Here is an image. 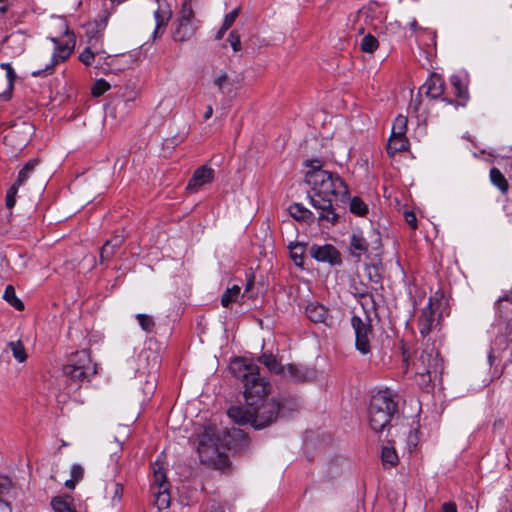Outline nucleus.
I'll return each mask as SVG.
<instances>
[{"instance_id": "f257e3e1", "label": "nucleus", "mask_w": 512, "mask_h": 512, "mask_svg": "<svg viewBox=\"0 0 512 512\" xmlns=\"http://www.w3.org/2000/svg\"><path fill=\"white\" fill-rule=\"evenodd\" d=\"M304 165L309 168L305 174V181L313 192L310 204L320 211V221L326 220L335 224L339 216L334 206L348 196L347 185L337 173L323 170V163L319 159L306 160Z\"/></svg>"}, {"instance_id": "f03ea898", "label": "nucleus", "mask_w": 512, "mask_h": 512, "mask_svg": "<svg viewBox=\"0 0 512 512\" xmlns=\"http://www.w3.org/2000/svg\"><path fill=\"white\" fill-rule=\"evenodd\" d=\"M247 441L242 429H225L218 432L214 425H205L198 434L197 451L200 461L208 466L224 470L229 460L225 450L238 449Z\"/></svg>"}, {"instance_id": "7ed1b4c3", "label": "nucleus", "mask_w": 512, "mask_h": 512, "mask_svg": "<svg viewBox=\"0 0 512 512\" xmlns=\"http://www.w3.org/2000/svg\"><path fill=\"white\" fill-rule=\"evenodd\" d=\"M398 411V396L390 390L375 393L368 408V421L375 433L382 432Z\"/></svg>"}, {"instance_id": "20e7f679", "label": "nucleus", "mask_w": 512, "mask_h": 512, "mask_svg": "<svg viewBox=\"0 0 512 512\" xmlns=\"http://www.w3.org/2000/svg\"><path fill=\"white\" fill-rule=\"evenodd\" d=\"M253 427L263 429L274 423L286 411L297 409V402L293 398H271L256 402L253 406Z\"/></svg>"}, {"instance_id": "39448f33", "label": "nucleus", "mask_w": 512, "mask_h": 512, "mask_svg": "<svg viewBox=\"0 0 512 512\" xmlns=\"http://www.w3.org/2000/svg\"><path fill=\"white\" fill-rule=\"evenodd\" d=\"M62 370L64 376L71 381V389L76 391L81 387V383L89 381L90 377L96 374V364L92 362L88 350H81L70 357Z\"/></svg>"}, {"instance_id": "423d86ee", "label": "nucleus", "mask_w": 512, "mask_h": 512, "mask_svg": "<svg viewBox=\"0 0 512 512\" xmlns=\"http://www.w3.org/2000/svg\"><path fill=\"white\" fill-rule=\"evenodd\" d=\"M413 369L424 383L431 382L432 375L436 376L442 369L439 351L434 346L427 345L413 360Z\"/></svg>"}, {"instance_id": "0eeeda50", "label": "nucleus", "mask_w": 512, "mask_h": 512, "mask_svg": "<svg viewBox=\"0 0 512 512\" xmlns=\"http://www.w3.org/2000/svg\"><path fill=\"white\" fill-rule=\"evenodd\" d=\"M197 23L198 21L195 18L191 1L185 0L182 3L179 17L174 23L175 28L172 32L173 40L176 42H187L191 40L198 29Z\"/></svg>"}, {"instance_id": "6e6552de", "label": "nucleus", "mask_w": 512, "mask_h": 512, "mask_svg": "<svg viewBox=\"0 0 512 512\" xmlns=\"http://www.w3.org/2000/svg\"><path fill=\"white\" fill-rule=\"evenodd\" d=\"M381 246V237L376 231H370L368 237L362 231H354L350 237V253L357 259L367 253L369 248L379 252Z\"/></svg>"}, {"instance_id": "1a4fd4ad", "label": "nucleus", "mask_w": 512, "mask_h": 512, "mask_svg": "<svg viewBox=\"0 0 512 512\" xmlns=\"http://www.w3.org/2000/svg\"><path fill=\"white\" fill-rule=\"evenodd\" d=\"M51 40L55 44L51 60L48 64L45 65L43 69L32 71L31 75L33 77L48 76L53 74L55 66L67 60L75 46V41L73 39H69L66 43H60L56 38H52Z\"/></svg>"}, {"instance_id": "9d476101", "label": "nucleus", "mask_w": 512, "mask_h": 512, "mask_svg": "<svg viewBox=\"0 0 512 512\" xmlns=\"http://www.w3.org/2000/svg\"><path fill=\"white\" fill-rule=\"evenodd\" d=\"M437 310L438 301L430 297L417 319V328L423 338L427 337L440 324L441 314L437 313Z\"/></svg>"}, {"instance_id": "9b49d317", "label": "nucleus", "mask_w": 512, "mask_h": 512, "mask_svg": "<svg viewBox=\"0 0 512 512\" xmlns=\"http://www.w3.org/2000/svg\"><path fill=\"white\" fill-rule=\"evenodd\" d=\"M244 397L249 406L263 400L269 393L270 385L259 375V370L243 384Z\"/></svg>"}, {"instance_id": "f8f14e48", "label": "nucleus", "mask_w": 512, "mask_h": 512, "mask_svg": "<svg viewBox=\"0 0 512 512\" xmlns=\"http://www.w3.org/2000/svg\"><path fill=\"white\" fill-rule=\"evenodd\" d=\"M351 325L355 333L356 349L362 354H368L370 352V341L368 336L371 333L369 318L367 317L366 320H363L359 316L353 315L351 318Z\"/></svg>"}, {"instance_id": "ddd939ff", "label": "nucleus", "mask_w": 512, "mask_h": 512, "mask_svg": "<svg viewBox=\"0 0 512 512\" xmlns=\"http://www.w3.org/2000/svg\"><path fill=\"white\" fill-rule=\"evenodd\" d=\"M309 252L311 257L318 262L328 263L331 266H337L342 263L340 252L331 244H313Z\"/></svg>"}, {"instance_id": "4468645a", "label": "nucleus", "mask_w": 512, "mask_h": 512, "mask_svg": "<svg viewBox=\"0 0 512 512\" xmlns=\"http://www.w3.org/2000/svg\"><path fill=\"white\" fill-rule=\"evenodd\" d=\"M214 176L215 171L211 167L202 165L194 171L186 186V190L190 193H196L201 189L202 186L211 183L214 179Z\"/></svg>"}, {"instance_id": "2eb2a0df", "label": "nucleus", "mask_w": 512, "mask_h": 512, "mask_svg": "<svg viewBox=\"0 0 512 512\" xmlns=\"http://www.w3.org/2000/svg\"><path fill=\"white\" fill-rule=\"evenodd\" d=\"M305 313L307 318L315 324H324L327 327L334 325V318L329 314V310L317 302L309 303L306 306Z\"/></svg>"}, {"instance_id": "dca6fc26", "label": "nucleus", "mask_w": 512, "mask_h": 512, "mask_svg": "<svg viewBox=\"0 0 512 512\" xmlns=\"http://www.w3.org/2000/svg\"><path fill=\"white\" fill-rule=\"evenodd\" d=\"M229 369L233 376L237 379H240L243 384L250 378V376L259 370L257 365L247 363L244 359L241 358L234 359L230 363Z\"/></svg>"}, {"instance_id": "f3484780", "label": "nucleus", "mask_w": 512, "mask_h": 512, "mask_svg": "<svg viewBox=\"0 0 512 512\" xmlns=\"http://www.w3.org/2000/svg\"><path fill=\"white\" fill-rule=\"evenodd\" d=\"M213 82L221 94L228 95L240 87L241 78L221 72Z\"/></svg>"}, {"instance_id": "a211bd4d", "label": "nucleus", "mask_w": 512, "mask_h": 512, "mask_svg": "<svg viewBox=\"0 0 512 512\" xmlns=\"http://www.w3.org/2000/svg\"><path fill=\"white\" fill-rule=\"evenodd\" d=\"M228 417L238 425L251 424L253 426V408L247 404L246 407L235 405L227 411Z\"/></svg>"}, {"instance_id": "6ab92c4d", "label": "nucleus", "mask_w": 512, "mask_h": 512, "mask_svg": "<svg viewBox=\"0 0 512 512\" xmlns=\"http://www.w3.org/2000/svg\"><path fill=\"white\" fill-rule=\"evenodd\" d=\"M496 313L507 322L508 337L512 334V295L500 297L495 303Z\"/></svg>"}, {"instance_id": "aec40b11", "label": "nucleus", "mask_w": 512, "mask_h": 512, "mask_svg": "<svg viewBox=\"0 0 512 512\" xmlns=\"http://www.w3.org/2000/svg\"><path fill=\"white\" fill-rule=\"evenodd\" d=\"M444 85L445 82L443 78L436 73H432L421 89L425 90L427 97L431 99H438L443 95Z\"/></svg>"}, {"instance_id": "412c9836", "label": "nucleus", "mask_w": 512, "mask_h": 512, "mask_svg": "<svg viewBox=\"0 0 512 512\" xmlns=\"http://www.w3.org/2000/svg\"><path fill=\"white\" fill-rule=\"evenodd\" d=\"M409 149V140L406 135L398 136L391 134L387 144V153L389 156H394L396 153L404 152Z\"/></svg>"}, {"instance_id": "4be33fe9", "label": "nucleus", "mask_w": 512, "mask_h": 512, "mask_svg": "<svg viewBox=\"0 0 512 512\" xmlns=\"http://www.w3.org/2000/svg\"><path fill=\"white\" fill-rule=\"evenodd\" d=\"M170 17H171L170 11L160 10L159 8L154 11V18H155V22H156V26L153 31L154 39L160 37L163 34L164 29H165L166 25L168 24Z\"/></svg>"}, {"instance_id": "5701e85b", "label": "nucleus", "mask_w": 512, "mask_h": 512, "mask_svg": "<svg viewBox=\"0 0 512 512\" xmlns=\"http://www.w3.org/2000/svg\"><path fill=\"white\" fill-rule=\"evenodd\" d=\"M289 214L297 221L309 222L314 220L313 213L301 203H294L289 206Z\"/></svg>"}, {"instance_id": "b1692460", "label": "nucleus", "mask_w": 512, "mask_h": 512, "mask_svg": "<svg viewBox=\"0 0 512 512\" xmlns=\"http://www.w3.org/2000/svg\"><path fill=\"white\" fill-rule=\"evenodd\" d=\"M450 82L452 87L455 90V95L463 100V102L460 104L461 106H465V103L469 99V92L467 85L463 82L460 76L453 75L450 78Z\"/></svg>"}, {"instance_id": "393cba45", "label": "nucleus", "mask_w": 512, "mask_h": 512, "mask_svg": "<svg viewBox=\"0 0 512 512\" xmlns=\"http://www.w3.org/2000/svg\"><path fill=\"white\" fill-rule=\"evenodd\" d=\"M51 505L55 512H77L72 506V498L68 495L54 497Z\"/></svg>"}, {"instance_id": "a878e982", "label": "nucleus", "mask_w": 512, "mask_h": 512, "mask_svg": "<svg viewBox=\"0 0 512 512\" xmlns=\"http://www.w3.org/2000/svg\"><path fill=\"white\" fill-rule=\"evenodd\" d=\"M260 363L264 364L269 371L275 374H285L284 366H282L277 358L272 354L264 353L259 358Z\"/></svg>"}, {"instance_id": "bb28decb", "label": "nucleus", "mask_w": 512, "mask_h": 512, "mask_svg": "<svg viewBox=\"0 0 512 512\" xmlns=\"http://www.w3.org/2000/svg\"><path fill=\"white\" fill-rule=\"evenodd\" d=\"M155 497V505L159 510L167 509L170 506L171 497L168 488H159L151 491Z\"/></svg>"}, {"instance_id": "cd10ccee", "label": "nucleus", "mask_w": 512, "mask_h": 512, "mask_svg": "<svg viewBox=\"0 0 512 512\" xmlns=\"http://www.w3.org/2000/svg\"><path fill=\"white\" fill-rule=\"evenodd\" d=\"M170 487L169 482L167 481L166 472L162 467L156 468L153 466V483L151 485V491H154L159 488H168Z\"/></svg>"}, {"instance_id": "c85d7f7f", "label": "nucleus", "mask_w": 512, "mask_h": 512, "mask_svg": "<svg viewBox=\"0 0 512 512\" xmlns=\"http://www.w3.org/2000/svg\"><path fill=\"white\" fill-rule=\"evenodd\" d=\"M284 370L285 374H282L283 377L291 381L301 382L306 379L307 373L296 365L288 364L287 366H284Z\"/></svg>"}, {"instance_id": "c756f323", "label": "nucleus", "mask_w": 512, "mask_h": 512, "mask_svg": "<svg viewBox=\"0 0 512 512\" xmlns=\"http://www.w3.org/2000/svg\"><path fill=\"white\" fill-rule=\"evenodd\" d=\"M241 288L238 285H233L227 288L221 296V305L228 308L232 303L236 302L240 295Z\"/></svg>"}, {"instance_id": "7c9ffc66", "label": "nucleus", "mask_w": 512, "mask_h": 512, "mask_svg": "<svg viewBox=\"0 0 512 512\" xmlns=\"http://www.w3.org/2000/svg\"><path fill=\"white\" fill-rule=\"evenodd\" d=\"M490 179L492 183L502 192L506 193L508 191V182L501 171L497 168H492L490 170Z\"/></svg>"}, {"instance_id": "2f4dec72", "label": "nucleus", "mask_w": 512, "mask_h": 512, "mask_svg": "<svg viewBox=\"0 0 512 512\" xmlns=\"http://www.w3.org/2000/svg\"><path fill=\"white\" fill-rule=\"evenodd\" d=\"M381 459L384 467H393L395 466L399 459L398 455L393 447L385 446L382 448Z\"/></svg>"}, {"instance_id": "473e14b6", "label": "nucleus", "mask_w": 512, "mask_h": 512, "mask_svg": "<svg viewBox=\"0 0 512 512\" xmlns=\"http://www.w3.org/2000/svg\"><path fill=\"white\" fill-rule=\"evenodd\" d=\"M38 164V160L33 159L28 161L24 167L19 171L17 180L15 183L19 186L23 185L26 180L30 177L31 173L34 171L35 167Z\"/></svg>"}, {"instance_id": "72a5a7b5", "label": "nucleus", "mask_w": 512, "mask_h": 512, "mask_svg": "<svg viewBox=\"0 0 512 512\" xmlns=\"http://www.w3.org/2000/svg\"><path fill=\"white\" fill-rule=\"evenodd\" d=\"M3 298L15 309L23 310V302L16 296L15 289L12 285H8L4 291Z\"/></svg>"}, {"instance_id": "f704fd0d", "label": "nucleus", "mask_w": 512, "mask_h": 512, "mask_svg": "<svg viewBox=\"0 0 512 512\" xmlns=\"http://www.w3.org/2000/svg\"><path fill=\"white\" fill-rule=\"evenodd\" d=\"M107 492L111 494V505H118L123 497L124 488L123 485L118 482L111 483L110 487L107 486Z\"/></svg>"}, {"instance_id": "c9c22d12", "label": "nucleus", "mask_w": 512, "mask_h": 512, "mask_svg": "<svg viewBox=\"0 0 512 512\" xmlns=\"http://www.w3.org/2000/svg\"><path fill=\"white\" fill-rule=\"evenodd\" d=\"M408 119L406 116L398 115L392 124L391 134L403 136L406 135Z\"/></svg>"}, {"instance_id": "e433bc0d", "label": "nucleus", "mask_w": 512, "mask_h": 512, "mask_svg": "<svg viewBox=\"0 0 512 512\" xmlns=\"http://www.w3.org/2000/svg\"><path fill=\"white\" fill-rule=\"evenodd\" d=\"M289 249H290L291 259L293 260L295 265L300 266V267L303 266V261H304L303 254H304V250H305L304 246L300 243L290 244Z\"/></svg>"}, {"instance_id": "4c0bfd02", "label": "nucleus", "mask_w": 512, "mask_h": 512, "mask_svg": "<svg viewBox=\"0 0 512 512\" xmlns=\"http://www.w3.org/2000/svg\"><path fill=\"white\" fill-rule=\"evenodd\" d=\"M360 46H361V50L363 52H365V53H373L378 48L379 42H378V40L373 35L368 33L367 35H365L363 37Z\"/></svg>"}, {"instance_id": "58836bf2", "label": "nucleus", "mask_w": 512, "mask_h": 512, "mask_svg": "<svg viewBox=\"0 0 512 512\" xmlns=\"http://www.w3.org/2000/svg\"><path fill=\"white\" fill-rule=\"evenodd\" d=\"M350 211L358 216H364L368 213V206L359 197H353L350 200Z\"/></svg>"}, {"instance_id": "ea45409f", "label": "nucleus", "mask_w": 512, "mask_h": 512, "mask_svg": "<svg viewBox=\"0 0 512 512\" xmlns=\"http://www.w3.org/2000/svg\"><path fill=\"white\" fill-rule=\"evenodd\" d=\"M9 346L12 350L13 357L20 363L24 362L27 354L21 341L10 342Z\"/></svg>"}, {"instance_id": "a19ab883", "label": "nucleus", "mask_w": 512, "mask_h": 512, "mask_svg": "<svg viewBox=\"0 0 512 512\" xmlns=\"http://www.w3.org/2000/svg\"><path fill=\"white\" fill-rule=\"evenodd\" d=\"M136 319L140 327L147 333H152L155 328V322L152 316L147 314H137Z\"/></svg>"}, {"instance_id": "79ce46f5", "label": "nucleus", "mask_w": 512, "mask_h": 512, "mask_svg": "<svg viewBox=\"0 0 512 512\" xmlns=\"http://www.w3.org/2000/svg\"><path fill=\"white\" fill-rule=\"evenodd\" d=\"M117 249H115L109 242L105 241L100 249V262L105 263L110 261L115 255Z\"/></svg>"}, {"instance_id": "37998d69", "label": "nucleus", "mask_w": 512, "mask_h": 512, "mask_svg": "<svg viewBox=\"0 0 512 512\" xmlns=\"http://www.w3.org/2000/svg\"><path fill=\"white\" fill-rule=\"evenodd\" d=\"M110 84L104 79H98L91 88V93L94 97L102 96L110 89Z\"/></svg>"}, {"instance_id": "c03bdc74", "label": "nucleus", "mask_w": 512, "mask_h": 512, "mask_svg": "<svg viewBox=\"0 0 512 512\" xmlns=\"http://www.w3.org/2000/svg\"><path fill=\"white\" fill-rule=\"evenodd\" d=\"M0 68L6 71V77L8 80V90L12 91L14 88V82L17 78V75H16L13 67L11 66L10 63L5 62V63L0 64Z\"/></svg>"}, {"instance_id": "a18cd8bd", "label": "nucleus", "mask_w": 512, "mask_h": 512, "mask_svg": "<svg viewBox=\"0 0 512 512\" xmlns=\"http://www.w3.org/2000/svg\"><path fill=\"white\" fill-rule=\"evenodd\" d=\"M99 54V51H92L90 47L83 50L79 55V60L86 66H89L93 63L96 55Z\"/></svg>"}, {"instance_id": "49530a36", "label": "nucleus", "mask_w": 512, "mask_h": 512, "mask_svg": "<svg viewBox=\"0 0 512 512\" xmlns=\"http://www.w3.org/2000/svg\"><path fill=\"white\" fill-rule=\"evenodd\" d=\"M20 186L17 185L16 183H14L7 191L6 193V199H5V202H6V207L8 209H11L15 206V203H16V194H17V191H18V188Z\"/></svg>"}, {"instance_id": "de8ad7c7", "label": "nucleus", "mask_w": 512, "mask_h": 512, "mask_svg": "<svg viewBox=\"0 0 512 512\" xmlns=\"http://www.w3.org/2000/svg\"><path fill=\"white\" fill-rule=\"evenodd\" d=\"M240 10L241 7L238 6L225 15L223 20L224 29H229L234 24L236 18L239 16Z\"/></svg>"}, {"instance_id": "09e8293b", "label": "nucleus", "mask_w": 512, "mask_h": 512, "mask_svg": "<svg viewBox=\"0 0 512 512\" xmlns=\"http://www.w3.org/2000/svg\"><path fill=\"white\" fill-rule=\"evenodd\" d=\"M228 42L230 43L234 52H239L241 50V40L240 35L236 30H232L228 36Z\"/></svg>"}, {"instance_id": "8fccbe9b", "label": "nucleus", "mask_w": 512, "mask_h": 512, "mask_svg": "<svg viewBox=\"0 0 512 512\" xmlns=\"http://www.w3.org/2000/svg\"><path fill=\"white\" fill-rule=\"evenodd\" d=\"M71 478L80 482L84 476V468L80 464H73L70 469Z\"/></svg>"}, {"instance_id": "3c124183", "label": "nucleus", "mask_w": 512, "mask_h": 512, "mask_svg": "<svg viewBox=\"0 0 512 512\" xmlns=\"http://www.w3.org/2000/svg\"><path fill=\"white\" fill-rule=\"evenodd\" d=\"M404 218L406 223L413 229H417V218L413 211H405Z\"/></svg>"}, {"instance_id": "603ef678", "label": "nucleus", "mask_w": 512, "mask_h": 512, "mask_svg": "<svg viewBox=\"0 0 512 512\" xmlns=\"http://www.w3.org/2000/svg\"><path fill=\"white\" fill-rule=\"evenodd\" d=\"M417 442H418L417 430H410L409 435H408L409 451H412L417 446Z\"/></svg>"}, {"instance_id": "864d4df0", "label": "nucleus", "mask_w": 512, "mask_h": 512, "mask_svg": "<svg viewBox=\"0 0 512 512\" xmlns=\"http://www.w3.org/2000/svg\"><path fill=\"white\" fill-rule=\"evenodd\" d=\"M115 249H119L124 243V237L122 235H114L107 240Z\"/></svg>"}, {"instance_id": "5fc2aeb1", "label": "nucleus", "mask_w": 512, "mask_h": 512, "mask_svg": "<svg viewBox=\"0 0 512 512\" xmlns=\"http://www.w3.org/2000/svg\"><path fill=\"white\" fill-rule=\"evenodd\" d=\"M442 512H457V506L453 502H447L442 505Z\"/></svg>"}, {"instance_id": "6e6d98bb", "label": "nucleus", "mask_w": 512, "mask_h": 512, "mask_svg": "<svg viewBox=\"0 0 512 512\" xmlns=\"http://www.w3.org/2000/svg\"><path fill=\"white\" fill-rule=\"evenodd\" d=\"M209 512H225V508L221 504L213 503L209 508Z\"/></svg>"}, {"instance_id": "4d7b16f0", "label": "nucleus", "mask_w": 512, "mask_h": 512, "mask_svg": "<svg viewBox=\"0 0 512 512\" xmlns=\"http://www.w3.org/2000/svg\"><path fill=\"white\" fill-rule=\"evenodd\" d=\"M0 512H12L10 504L6 501H0Z\"/></svg>"}, {"instance_id": "13d9d810", "label": "nucleus", "mask_w": 512, "mask_h": 512, "mask_svg": "<svg viewBox=\"0 0 512 512\" xmlns=\"http://www.w3.org/2000/svg\"><path fill=\"white\" fill-rule=\"evenodd\" d=\"M212 115H213V108H212L211 105H208L206 107V111H205V113L203 115V118L206 121V120L210 119L212 117Z\"/></svg>"}, {"instance_id": "bf43d9fd", "label": "nucleus", "mask_w": 512, "mask_h": 512, "mask_svg": "<svg viewBox=\"0 0 512 512\" xmlns=\"http://www.w3.org/2000/svg\"><path fill=\"white\" fill-rule=\"evenodd\" d=\"M11 484V480L6 476L0 477V487L4 488L6 486H9Z\"/></svg>"}, {"instance_id": "052dcab7", "label": "nucleus", "mask_w": 512, "mask_h": 512, "mask_svg": "<svg viewBox=\"0 0 512 512\" xmlns=\"http://www.w3.org/2000/svg\"><path fill=\"white\" fill-rule=\"evenodd\" d=\"M78 482L76 480H74L73 478H70L68 480L65 481V486L68 488V489H74L76 484Z\"/></svg>"}, {"instance_id": "680f3d73", "label": "nucleus", "mask_w": 512, "mask_h": 512, "mask_svg": "<svg viewBox=\"0 0 512 512\" xmlns=\"http://www.w3.org/2000/svg\"><path fill=\"white\" fill-rule=\"evenodd\" d=\"M228 29H224V24L222 23V26L221 28L217 31L216 35H215V38L217 40H220L223 38L224 34L226 33Z\"/></svg>"}, {"instance_id": "e2e57ef3", "label": "nucleus", "mask_w": 512, "mask_h": 512, "mask_svg": "<svg viewBox=\"0 0 512 512\" xmlns=\"http://www.w3.org/2000/svg\"><path fill=\"white\" fill-rule=\"evenodd\" d=\"M369 16L368 10L363 8L358 11V17H364L367 18Z\"/></svg>"}, {"instance_id": "0e129e2a", "label": "nucleus", "mask_w": 512, "mask_h": 512, "mask_svg": "<svg viewBox=\"0 0 512 512\" xmlns=\"http://www.w3.org/2000/svg\"><path fill=\"white\" fill-rule=\"evenodd\" d=\"M253 284H254V280L253 279H249L247 281V284H246V287H245V292L250 291V289L252 288Z\"/></svg>"}, {"instance_id": "69168bd1", "label": "nucleus", "mask_w": 512, "mask_h": 512, "mask_svg": "<svg viewBox=\"0 0 512 512\" xmlns=\"http://www.w3.org/2000/svg\"><path fill=\"white\" fill-rule=\"evenodd\" d=\"M410 28L412 30H416L418 28V24H417V21L416 20H413L411 23H410Z\"/></svg>"}, {"instance_id": "338daca9", "label": "nucleus", "mask_w": 512, "mask_h": 512, "mask_svg": "<svg viewBox=\"0 0 512 512\" xmlns=\"http://www.w3.org/2000/svg\"><path fill=\"white\" fill-rule=\"evenodd\" d=\"M6 11L5 7H0V13H4Z\"/></svg>"}, {"instance_id": "774afa93", "label": "nucleus", "mask_w": 512, "mask_h": 512, "mask_svg": "<svg viewBox=\"0 0 512 512\" xmlns=\"http://www.w3.org/2000/svg\"><path fill=\"white\" fill-rule=\"evenodd\" d=\"M359 32H360V33H363V32H364V29H363V28H360V29H359Z\"/></svg>"}]
</instances>
